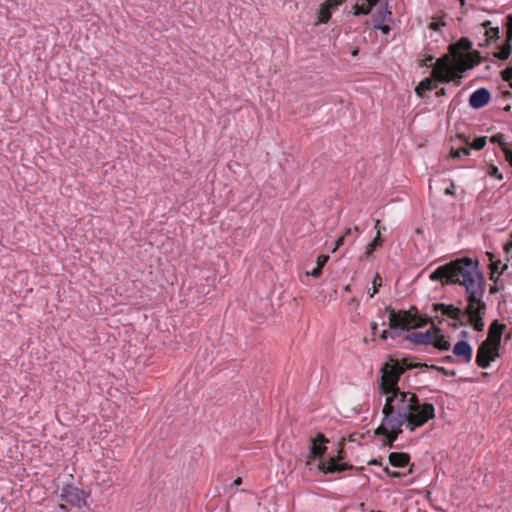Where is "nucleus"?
Listing matches in <instances>:
<instances>
[{"instance_id":"f257e3e1","label":"nucleus","mask_w":512,"mask_h":512,"mask_svg":"<svg viewBox=\"0 0 512 512\" xmlns=\"http://www.w3.org/2000/svg\"><path fill=\"white\" fill-rule=\"evenodd\" d=\"M433 282H440L445 286H460L464 288L466 302H485L486 277L478 258L461 256L438 266L430 275Z\"/></svg>"},{"instance_id":"f03ea898","label":"nucleus","mask_w":512,"mask_h":512,"mask_svg":"<svg viewBox=\"0 0 512 512\" xmlns=\"http://www.w3.org/2000/svg\"><path fill=\"white\" fill-rule=\"evenodd\" d=\"M487 308L486 302L472 303V305L466 302L464 308L442 302L432 304V312H441L442 315L453 320V323L449 324L451 328L470 327L478 333L484 331Z\"/></svg>"},{"instance_id":"7ed1b4c3","label":"nucleus","mask_w":512,"mask_h":512,"mask_svg":"<svg viewBox=\"0 0 512 512\" xmlns=\"http://www.w3.org/2000/svg\"><path fill=\"white\" fill-rule=\"evenodd\" d=\"M386 396V403L383 406V417L407 418L412 416L422 405L419 397L410 391L399 390Z\"/></svg>"},{"instance_id":"20e7f679","label":"nucleus","mask_w":512,"mask_h":512,"mask_svg":"<svg viewBox=\"0 0 512 512\" xmlns=\"http://www.w3.org/2000/svg\"><path fill=\"white\" fill-rule=\"evenodd\" d=\"M432 75L435 79L442 84H449L455 82L456 85L461 84V79L464 77L459 68V62L456 63L451 54L445 53L440 56L436 63L433 65Z\"/></svg>"},{"instance_id":"39448f33","label":"nucleus","mask_w":512,"mask_h":512,"mask_svg":"<svg viewBox=\"0 0 512 512\" xmlns=\"http://www.w3.org/2000/svg\"><path fill=\"white\" fill-rule=\"evenodd\" d=\"M407 418L383 417L381 424L374 430L375 436L382 437V444L389 448H395V441L403 432V425Z\"/></svg>"},{"instance_id":"423d86ee","label":"nucleus","mask_w":512,"mask_h":512,"mask_svg":"<svg viewBox=\"0 0 512 512\" xmlns=\"http://www.w3.org/2000/svg\"><path fill=\"white\" fill-rule=\"evenodd\" d=\"M379 373L380 376L377 379V384L380 395L385 396L387 394L402 390L399 387L401 376L395 365L392 364V361L389 357L381 365Z\"/></svg>"},{"instance_id":"0eeeda50","label":"nucleus","mask_w":512,"mask_h":512,"mask_svg":"<svg viewBox=\"0 0 512 512\" xmlns=\"http://www.w3.org/2000/svg\"><path fill=\"white\" fill-rule=\"evenodd\" d=\"M435 416L434 405L429 402H423L419 409L413 412L412 416L408 417L404 425H406V428L410 432H414L417 428H420L430 420H433Z\"/></svg>"},{"instance_id":"6e6552de","label":"nucleus","mask_w":512,"mask_h":512,"mask_svg":"<svg viewBox=\"0 0 512 512\" xmlns=\"http://www.w3.org/2000/svg\"><path fill=\"white\" fill-rule=\"evenodd\" d=\"M316 467L318 472L323 475L340 474L345 471H359L364 469L363 467H356L347 461H339L333 455L321 459L316 464Z\"/></svg>"},{"instance_id":"1a4fd4ad","label":"nucleus","mask_w":512,"mask_h":512,"mask_svg":"<svg viewBox=\"0 0 512 512\" xmlns=\"http://www.w3.org/2000/svg\"><path fill=\"white\" fill-rule=\"evenodd\" d=\"M329 439L322 432H317L315 436L309 438V454L306 458V465L311 466L316 460H321L327 453V444Z\"/></svg>"},{"instance_id":"9d476101","label":"nucleus","mask_w":512,"mask_h":512,"mask_svg":"<svg viewBox=\"0 0 512 512\" xmlns=\"http://www.w3.org/2000/svg\"><path fill=\"white\" fill-rule=\"evenodd\" d=\"M500 357V347L482 341L478 346L475 363L479 368L487 369L491 363Z\"/></svg>"},{"instance_id":"9b49d317","label":"nucleus","mask_w":512,"mask_h":512,"mask_svg":"<svg viewBox=\"0 0 512 512\" xmlns=\"http://www.w3.org/2000/svg\"><path fill=\"white\" fill-rule=\"evenodd\" d=\"M88 494L78 487L72 484H66L62 488V493L60 495L61 500L70 504L71 506H75L78 508H82L87 506L86 498Z\"/></svg>"},{"instance_id":"f8f14e48","label":"nucleus","mask_w":512,"mask_h":512,"mask_svg":"<svg viewBox=\"0 0 512 512\" xmlns=\"http://www.w3.org/2000/svg\"><path fill=\"white\" fill-rule=\"evenodd\" d=\"M385 312L388 314V324H395L396 327L402 328L407 332L415 330V325L408 319V313L405 312V309L395 310L388 306L385 308Z\"/></svg>"},{"instance_id":"ddd939ff","label":"nucleus","mask_w":512,"mask_h":512,"mask_svg":"<svg viewBox=\"0 0 512 512\" xmlns=\"http://www.w3.org/2000/svg\"><path fill=\"white\" fill-rule=\"evenodd\" d=\"M389 358L392 361V364L395 365L397 371L399 372L400 376L414 368H424L423 365L424 362L419 361V359L412 355H405L402 358H397L394 356H389Z\"/></svg>"},{"instance_id":"4468645a","label":"nucleus","mask_w":512,"mask_h":512,"mask_svg":"<svg viewBox=\"0 0 512 512\" xmlns=\"http://www.w3.org/2000/svg\"><path fill=\"white\" fill-rule=\"evenodd\" d=\"M435 326L425 332H413L403 337L404 341H409L414 345L431 346L434 344Z\"/></svg>"},{"instance_id":"2eb2a0df","label":"nucleus","mask_w":512,"mask_h":512,"mask_svg":"<svg viewBox=\"0 0 512 512\" xmlns=\"http://www.w3.org/2000/svg\"><path fill=\"white\" fill-rule=\"evenodd\" d=\"M506 329V324L497 319L493 320L488 328L487 338L483 341L501 347L502 337Z\"/></svg>"},{"instance_id":"dca6fc26","label":"nucleus","mask_w":512,"mask_h":512,"mask_svg":"<svg viewBox=\"0 0 512 512\" xmlns=\"http://www.w3.org/2000/svg\"><path fill=\"white\" fill-rule=\"evenodd\" d=\"M491 101V92L485 88L481 87L475 90L470 96H469V106L472 109L478 110L486 105L489 104Z\"/></svg>"},{"instance_id":"f3484780","label":"nucleus","mask_w":512,"mask_h":512,"mask_svg":"<svg viewBox=\"0 0 512 512\" xmlns=\"http://www.w3.org/2000/svg\"><path fill=\"white\" fill-rule=\"evenodd\" d=\"M484 60L485 59L482 57L481 52L478 50L474 49L470 52L464 53L459 61V68L460 71H462V75H464V72L481 64Z\"/></svg>"},{"instance_id":"a211bd4d","label":"nucleus","mask_w":512,"mask_h":512,"mask_svg":"<svg viewBox=\"0 0 512 512\" xmlns=\"http://www.w3.org/2000/svg\"><path fill=\"white\" fill-rule=\"evenodd\" d=\"M383 0H357L352 6V14L356 17L369 15Z\"/></svg>"},{"instance_id":"6ab92c4d","label":"nucleus","mask_w":512,"mask_h":512,"mask_svg":"<svg viewBox=\"0 0 512 512\" xmlns=\"http://www.w3.org/2000/svg\"><path fill=\"white\" fill-rule=\"evenodd\" d=\"M452 353L457 358H462L465 363H470L473 357V347L466 340L457 341L453 348Z\"/></svg>"},{"instance_id":"aec40b11","label":"nucleus","mask_w":512,"mask_h":512,"mask_svg":"<svg viewBox=\"0 0 512 512\" xmlns=\"http://www.w3.org/2000/svg\"><path fill=\"white\" fill-rule=\"evenodd\" d=\"M438 81L435 77H425L415 87V93L419 98H424L427 91H433L438 87Z\"/></svg>"},{"instance_id":"412c9836","label":"nucleus","mask_w":512,"mask_h":512,"mask_svg":"<svg viewBox=\"0 0 512 512\" xmlns=\"http://www.w3.org/2000/svg\"><path fill=\"white\" fill-rule=\"evenodd\" d=\"M431 346L440 352H446L451 349L448 336L443 333V330L439 326H435L434 344Z\"/></svg>"},{"instance_id":"4be33fe9","label":"nucleus","mask_w":512,"mask_h":512,"mask_svg":"<svg viewBox=\"0 0 512 512\" xmlns=\"http://www.w3.org/2000/svg\"><path fill=\"white\" fill-rule=\"evenodd\" d=\"M411 456L407 452H391L388 456L389 464L395 468H404L409 465Z\"/></svg>"},{"instance_id":"5701e85b","label":"nucleus","mask_w":512,"mask_h":512,"mask_svg":"<svg viewBox=\"0 0 512 512\" xmlns=\"http://www.w3.org/2000/svg\"><path fill=\"white\" fill-rule=\"evenodd\" d=\"M512 55V42L504 40V42L498 46V50L493 52V56L500 61H507Z\"/></svg>"},{"instance_id":"b1692460","label":"nucleus","mask_w":512,"mask_h":512,"mask_svg":"<svg viewBox=\"0 0 512 512\" xmlns=\"http://www.w3.org/2000/svg\"><path fill=\"white\" fill-rule=\"evenodd\" d=\"M383 242H384V239L382 238L380 231H378L376 236L372 239V241L367 244L366 250L364 253L365 257L367 259L372 258L374 252L377 249H379L380 247H382Z\"/></svg>"},{"instance_id":"393cba45","label":"nucleus","mask_w":512,"mask_h":512,"mask_svg":"<svg viewBox=\"0 0 512 512\" xmlns=\"http://www.w3.org/2000/svg\"><path fill=\"white\" fill-rule=\"evenodd\" d=\"M334 10L329 7L325 2L320 4L319 9L317 11V23L318 24H326L330 21L332 17V13Z\"/></svg>"},{"instance_id":"a878e982","label":"nucleus","mask_w":512,"mask_h":512,"mask_svg":"<svg viewBox=\"0 0 512 512\" xmlns=\"http://www.w3.org/2000/svg\"><path fill=\"white\" fill-rule=\"evenodd\" d=\"M485 43L480 44L481 47H488L491 43H496L500 39V27L495 26L485 32Z\"/></svg>"},{"instance_id":"bb28decb","label":"nucleus","mask_w":512,"mask_h":512,"mask_svg":"<svg viewBox=\"0 0 512 512\" xmlns=\"http://www.w3.org/2000/svg\"><path fill=\"white\" fill-rule=\"evenodd\" d=\"M504 134L502 133H496L494 135H492L490 138H489V141L492 143V144H498L499 148L501 149V151L503 152V154L507 151V149L511 146L512 143H508L505 141V138H504Z\"/></svg>"},{"instance_id":"cd10ccee","label":"nucleus","mask_w":512,"mask_h":512,"mask_svg":"<svg viewBox=\"0 0 512 512\" xmlns=\"http://www.w3.org/2000/svg\"><path fill=\"white\" fill-rule=\"evenodd\" d=\"M413 323L415 325L414 329L417 330L424 328L429 324L434 325V318L428 314L420 313L419 318H417Z\"/></svg>"},{"instance_id":"c85d7f7f","label":"nucleus","mask_w":512,"mask_h":512,"mask_svg":"<svg viewBox=\"0 0 512 512\" xmlns=\"http://www.w3.org/2000/svg\"><path fill=\"white\" fill-rule=\"evenodd\" d=\"M423 365L425 366V369L437 371V372H439V373H441V374H443L445 376L454 377L456 375V371L455 370H449V369H446L443 366H438V365H435V364H427V363H423Z\"/></svg>"},{"instance_id":"c756f323","label":"nucleus","mask_w":512,"mask_h":512,"mask_svg":"<svg viewBox=\"0 0 512 512\" xmlns=\"http://www.w3.org/2000/svg\"><path fill=\"white\" fill-rule=\"evenodd\" d=\"M487 136H477L473 141H470V146L476 151H481L487 144Z\"/></svg>"},{"instance_id":"7c9ffc66","label":"nucleus","mask_w":512,"mask_h":512,"mask_svg":"<svg viewBox=\"0 0 512 512\" xmlns=\"http://www.w3.org/2000/svg\"><path fill=\"white\" fill-rule=\"evenodd\" d=\"M456 46L465 53L474 50L472 41L467 37H461Z\"/></svg>"},{"instance_id":"2f4dec72","label":"nucleus","mask_w":512,"mask_h":512,"mask_svg":"<svg viewBox=\"0 0 512 512\" xmlns=\"http://www.w3.org/2000/svg\"><path fill=\"white\" fill-rule=\"evenodd\" d=\"M505 27V40L512 42V14H508L503 22Z\"/></svg>"},{"instance_id":"473e14b6","label":"nucleus","mask_w":512,"mask_h":512,"mask_svg":"<svg viewBox=\"0 0 512 512\" xmlns=\"http://www.w3.org/2000/svg\"><path fill=\"white\" fill-rule=\"evenodd\" d=\"M339 461H347V452L345 450V440L342 438L338 442V451L336 455H333Z\"/></svg>"},{"instance_id":"72a5a7b5","label":"nucleus","mask_w":512,"mask_h":512,"mask_svg":"<svg viewBox=\"0 0 512 512\" xmlns=\"http://www.w3.org/2000/svg\"><path fill=\"white\" fill-rule=\"evenodd\" d=\"M503 81L509 83V87L512 88V63L509 64L505 69L500 72Z\"/></svg>"},{"instance_id":"f704fd0d","label":"nucleus","mask_w":512,"mask_h":512,"mask_svg":"<svg viewBox=\"0 0 512 512\" xmlns=\"http://www.w3.org/2000/svg\"><path fill=\"white\" fill-rule=\"evenodd\" d=\"M487 174L491 177L498 179V180L503 179V174L499 171V168L494 164L489 165Z\"/></svg>"},{"instance_id":"c9c22d12","label":"nucleus","mask_w":512,"mask_h":512,"mask_svg":"<svg viewBox=\"0 0 512 512\" xmlns=\"http://www.w3.org/2000/svg\"><path fill=\"white\" fill-rule=\"evenodd\" d=\"M382 15L385 19V22H392L393 21V15L391 10L388 7L387 1L382 2Z\"/></svg>"},{"instance_id":"e433bc0d","label":"nucleus","mask_w":512,"mask_h":512,"mask_svg":"<svg viewBox=\"0 0 512 512\" xmlns=\"http://www.w3.org/2000/svg\"><path fill=\"white\" fill-rule=\"evenodd\" d=\"M435 59V57L433 55H430V54H419L418 55V61H419V66L420 67H424V66H427L428 62H432L433 60Z\"/></svg>"},{"instance_id":"4c0bfd02","label":"nucleus","mask_w":512,"mask_h":512,"mask_svg":"<svg viewBox=\"0 0 512 512\" xmlns=\"http://www.w3.org/2000/svg\"><path fill=\"white\" fill-rule=\"evenodd\" d=\"M405 312L408 313V319L411 322H414L420 315V312L415 305H411L409 309L405 310Z\"/></svg>"},{"instance_id":"58836bf2","label":"nucleus","mask_w":512,"mask_h":512,"mask_svg":"<svg viewBox=\"0 0 512 512\" xmlns=\"http://www.w3.org/2000/svg\"><path fill=\"white\" fill-rule=\"evenodd\" d=\"M372 284L373 292L370 294L371 298L374 296V294L378 293L379 287L382 285V278L379 273H376V275L374 276Z\"/></svg>"},{"instance_id":"ea45409f","label":"nucleus","mask_w":512,"mask_h":512,"mask_svg":"<svg viewBox=\"0 0 512 512\" xmlns=\"http://www.w3.org/2000/svg\"><path fill=\"white\" fill-rule=\"evenodd\" d=\"M388 326H389V330L391 333L390 338H392V339H396V338L400 337L403 332H406L402 328L396 327L395 324L394 325L388 324Z\"/></svg>"},{"instance_id":"a19ab883","label":"nucleus","mask_w":512,"mask_h":512,"mask_svg":"<svg viewBox=\"0 0 512 512\" xmlns=\"http://www.w3.org/2000/svg\"><path fill=\"white\" fill-rule=\"evenodd\" d=\"M329 259H330V256L328 254L318 255L317 260H316V266H318L319 268H321L323 270V268L325 267V265L327 264Z\"/></svg>"},{"instance_id":"79ce46f5","label":"nucleus","mask_w":512,"mask_h":512,"mask_svg":"<svg viewBox=\"0 0 512 512\" xmlns=\"http://www.w3.org/2000/svg\"><path fill=\"white\" fill-rule=\"evenodd\" d=\"M504 289V284L501 282H495L489 286V294L494 295Z\"/></svg>"},{"instance_id":"37998d69","label":"nucleus","mask_w":512,"mask_h":512,"mask_svg":"<svg viewBox=\"0 0 512 512\" xmlns=\"http://www.w3.org/2000/svg\"><path fill=\"white\" fill-rule=\"evenodd\" d=\"M379 8L377 10V12L373 15V24H382V23H385V19L382 15V3L378 5Z\"/></svg>"},{"instance_id":"c03bdc74","label":"nucleus","mask_w":512,"mask_h":512,"mask_svg":"<svg viewBox=\"0 0 512 512\" xmlns=\"http://www.w3.org/2000/svg\"><path fill=\"white\" fill-rule=\"evenodd\" d=\"M445 21L441 19L434 18L433 21L430 23L429 28L434 31H440L443 26H445Z\"/></svg>"},{"instance_id":"a18cd8bd","label":"nucleus","mask_w":512,"mask_h":512,"mask_svg":"<svg viewBox=\"0 0 512 512\" xmlns=\"http://www.w3.org/2000/svg\"><path fill=\"white\" fill-rule=\"evenodd\" d=\"M373 28L375 30L381 31V33L384 34V35H388L390 33V31H391V27L388 24H385V23L373 24Z\"/></svg>"},{"instance_id":"49530a36","label":"nucleus","mask_w":512,"mask_h":512,"mask_svg":"<svg viewBox=\"0 0 512 512\" xmlns=\"http://www.w3.org/2000/svg\"><path fill=\"white\" fill-rule=\"evenodd\" d=\"M501 260L497 259L488 264L487 268L489 272L497 273L499 275Z\"/></svg>"},{"instance_id":"de8ad7c7","label":"nucleus","mask_w":512,"mask_h":512,"mask_svg":"<svg viewBox=\"0 0 512 512\" xmlns=\"http://www.w3.org/2000/svg\"><path fill=\"white\" fill-rule=\"evenodd\" d=\"M323 274V270L318 266H315L310 272H306L307 276H312L313 278H320Z\"/></svg>"},{"instance_id":"09e8293b","label":"nucleus","mask_w":512,"mask_h":512,"mask_svg":"<svg viewBox=\"0 0 512 512\" xmlns=\"http://www.w3.org/2000/svg\"><path fill=\"white\" fill-rule=\"evenodd\" d=\"M346 0H325V3L329 5L334 11L342 5Z\"/></svg>"},{"instance_id":"8fccbe9b","label":"nucleus","mask_w":512,"mask_h":512,"mask_svg":"<svg viewBox=\"0 0 512 512\" xmlns=\"http://www.w3.org/2000/svg\"><path fill=\"white\" fill-rule=\"evenodd\" d=\"M346 242V235H341L335 240V247L332 250V253H334L337 249H339L341 246H343Z\"/></svg>"},{"instance_id":"3c124183","label":"nucleus","mask_w":512,"mask_h":512,"mask_svg":"<svg viewBox=\"0 0 512 512\" xmlns=\"http://www.w3.org/2000/svg\"><path fill=\"white\" fill-rule=\"evenodd\" d=\"M448 158L453 159V160L460 159L461 153H460L459 148L451 147Z\"/></svg>"},{"instance_id":"603ef678","label":"nucleus","mask_w":512,"mask_h":512,"mask_svg":"<svg viewBox=\"0 0 512 512\" xmlns=\"http://www.w3.org/2000/svg\"><path fill=\"white\" fill-rule=\"evenodd\" d=\"M503 251H504V253L506 254V260H507V261H510L509 254H510V253H511V251H512V241H508V242L504 243V245H503Z\"/></svg>"},{"instance_id":"864d4df0","label":"nucleus","mask_w":512,"mask_h":512,"mask_svg":"<svg viewBox=\"0 0 512 512\" xmlns=\"http://www.w3.org/2000/svg\"><path fill=\"white\" fill-rule=\"evenodd\" d=\"M437 361L440 363H455L457 360L454 355H447L439 358Z\"/></svg>"},{"instance_id":"5fc2aeb1","label":"nucleus","mask_w":512,"mask_h":512,"mask_svg":"<svg viewBox=\"0 0 512 512\" xmlns=\"http://www.w3.org/2000/svg\"><path fill=\"white\" fill-rule=\"evenodd\" d=\"M459 150H460L461 156L462 155L469 156L471 154L472 148L470 146V143H468V144H464V146L459 148Z\"/></svg>"},{"instance_id":"6e6d98bb","label":"nucleus","mask_w":512,"mask_h":512,"mask_svg":"<svg viewBox=\"0 0 512 512\" xmlns=\"http://www.w3.org/2000/svg\"><path fill=\"white\" fill-rule=\"evenodd\" d=\"M455 188H456L455 183H454V182H451V184H450V185L445 189L444 193H445L446 195H449V196H453V197H454V196L456 195V193H455Z\"/></svg>"},{"instance_id":"4d7b16f0","label":"nucleus","mask_w":512,"mask_h":512,"mask_svg":"<svg viewBox=\"0 0 512 512\" xmlns=\"http://www.w3.org/2000/svg\"><path fill=\"white\" fill-rule=\"evenodd\" d=\"M505 160L509 163V165L512 167V144L507 149V151L504 153Z\"/></svg>"},{"instance_id":"13d9d810","label":"nucleus","mask_w":512,"mask_h":512,"mask_svg":"<svg viewBox=\"0 0 512 512\" xmlns=\"http://www.w3.org/2000/svg\"><path fill=\"white\" fill-rule=\"evenodd\" d=\"M456 137L464 144L470 143V138L464 133H457Z\"/></svg>"},{"instance_id":"bf43d9fd","label":"nucleus","mask_w":512,"mask_h":512,"mask_svg":"<svg viewBox=\"0 0 512 512\" xmlns=\"http://www.w3.org/2000/svg\"><path fill=\"white\" fill-rule=\"evenodd\" d=\"M390 330L389 329H385L383 330L380 335H379V338L382 340V341H386L388 338H390Z\"/></svg>"},{"instance_id":"052dcab7","label":"nucleus","mask_w":512,"mask_h":512,"mask_svg":"<svg viewBox=\"0 0 512 512\" xmlns=\"http://www.w3.org/2000/svg\"><path fill=\"white\" fill-rule=\"evenodd\" d=\"M485 255L487 256V258H488V260H489V263H491L492 261H495V260L499 259V258H498V256L496 255V253L491 252V251H487V252L485 253Z\"/></svg>"},{"instance_id":"680f3d73","label":"nucleus","mask_w":512,"mask_h":512,"mask_svg":"<svg viewBox=\"0 0 512 512\" xmlns=\"http://www.w3.org/2000/svg\"><path fill=\"white\" fill-rule=\"evenodd\" d=\"M488 274H489V279L491 281H493V283L501 282L500 277H499L500 275H498L497 273L489 272Z\"/></svg>"},{"instance_id":"e2e57ef3","label":"nucleus","mask_w":512,"mask_h":512,"mask_svg":"<svg viewBox=\"0 0 512 512\" xmlns=\"http://www.w3.org/2000/svg\"><path fill=\"white\" fill-rule=\"evenodd\" d=\"M481 26L485 29V32L492 28V22L490 20H485L481 23Z\"/></svg>"},{"instance_id":"0e129e2a","label":"nucleus","mask_w":512,"mask_h":512,"mask_svg":"<svg viewBox=\"0 0 512 512\" xmlns=\"http://www.w3.org/2000/svg\"><path fill=\"white\" fill-rule=\"evenodd\" d=\"M370 329H371L372 335L375 336L378 332V324L376 322H372L370 324Z\"/></svg>"},{"instance_id":"69168bd1","label":"nucleus","mask_w":512,"mask_h":512,"mask_svg":"<svg viewBox=\"0 0 512 512\" xmlns=\"http://www.w3.org/2000/svg\"><path fill=\"white\" fill-rule=\"evenodd\" d=\"M469 336H470V333L467 330H462L459 333L460 340H466L467 338H469Z\"/></svg>"},{"instance_id":"338daca9","label":"nucleus","mask_w":512,"mask_h":512,"mask_svg":"<svg viewBox=\"0 0 512 512\" xmlns=\"http://www.w3.org/2000/svg\"><path fill=\"white\" fill-rule=\"evenodd\" d=\"M446 95V89L445 88H439L437 91H436V97L438 98H441V97H444Z\"/></svg>"},{"instance_id":"774afa93","label":"nucleus","mask_w":512,"mask_h":512,"mask_svg":"<svg viewBox=\"0 0 512 512\" xmlns=\"http://www.w3.org/2000/svg\"><path fill=\"white\" fill-rule=\"evenodd\" d=\"M381 461H382L381 458H378V459L374 458L368 462V465H372V466L381 465Z\"/></svg>"}]
</instances>
